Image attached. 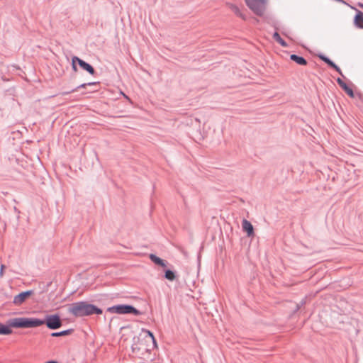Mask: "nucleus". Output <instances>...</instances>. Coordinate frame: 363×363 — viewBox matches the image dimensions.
I'll return each instance as SVG.
<instances>
[{"label":"nucleus","mask_w":363,"mask_h":363,"mask_svg":"<svg viewBox=\"0 0 363 363\" xmlns=\"http://www.w3.org/2000/svg\"><path fill=\"white\" fill-rule=\"evenodd\" d=\"M69 312L75 317L89 316L94 314L101 315V308L86 301H78L70 305Z\"/></svg>","instance_id":"1"},{"label":"nucleus","mask_w":363,"mask_h":363,"mask_svg":"<svg viewBox=\"0 0 363 363\" xmlns=\"http://www.w3.org/2000/svg\"><path fill=\"white\" fill-rule=\"evenodd\" d=\"M39 318H15L9 319V325L11 328H31L40 326Z\"/></svg>","instance_id":"2"},{"label":"nucleus","mask_w":363,"mask_h":363,"mask_svg":"<svg viewBox=\"0 0 363 363\" xmlns=\"http://www.w3.org/2000/svg\"><path fill=\"white\" fill-rule=\"evenodd\" d=\"M107 311L111 313L117 314H134L135 315H140L142 313L135 308L132 305L128 304H118L115 305L107 308Z\"/></svg>","instance_id":"3"},{"label":"nucleus","mask_w":363,"mask_h":363,"mask_svg":"<svg viewBox=\"0 0 363 363\" xmlns=\"http://www.w3.org/2000/svg\"><path fill=\"white\" fill-rule=\"evenodd\" d=\"M40 321L42 322L40 325L45 324L50 330H57L62 325L61 318L57 313L47 315L44 319H40Z\"/></svg>","instance_id":"4"},{"label":"nucleus","mask_w":363,"mask_h":363,"mask_svg":"<svg viewBox=\"0 0 363 363\" xmlns=\"http://www.w3.org/2000/svg\"><path fill=\"white\" fill-rule=\"evenodd\" d=\"M245 2L255 14L263 15L267 0H245Z\"/></svg>","instance_id":"5"},{"label":"nucleus","mask_w":363,"mask_h":363,"mask_svg":"<svg viewBox=\"0 0 363 363\" xmlns=\"http://www.w3.org/2000/svg\"><path fill=\"white\" fill-rule=\"evenodd\" d=\"M33 294V290L22 291L14 296L13 303L16 306L21 305Z\"/></svg>","instance_id":"6"},{"label":"nucleus","mask_w":363,"mask_h":363,"mask_svg":"<svg viewBox=\"0 0 363 363\" xmlns=\"http://www.w3.org/2000/svg\"><path fill=\"white\" fill-rule=\"evenodd\" d=\"M74 62H77L79 66L84 70L87 71L91 74H94L95 71L94 69L88 63L79 59L77 57H74Z\"/></svg>","instance_id":"7"},{"label":"nucleus","mask_w":363,"mask_h":363,"mask_svg":"<svg viewBox=\"0 0 363 363\" xmlns=\"http://www.w3.org/2000/svg\"><path fill=\"white\" fill-rule=\"evenodd\" d=\"M337 82L340 85V86L347 93L348 96H350L352 98H354V94L352 89L350 86H349L345 82H343V80H342L340 78L337 79Z\"/></svg>","instance_id":"8"},{"label":"nucleus","mask_w":363,"mask_h":363,"mask_svg":"<svg viewBox=\"0 0 363 363\" xmlns=\"http://www.w3.org/2000/svg\"><path fill=\"white\" fill-rule=\"evenodd\" d=\"M149 257H150V260L152 262H154L155 264H157L158 266H160V267H167V262L164 261V259L160 258L159 257H157L155 254H150L149 255Z\"/></svg>","instance_id":"9"},{"label":"nucleus","mask_w":363,"mask_h":363,"mask_svg":"<svg viewBox=\"0 0 363 363\" xmlns=\"http://www.w3.org/2000/svg\"><path fill=\"white\" fill-rule=\"evenodd\" d=\"M12 333V330L9 325V320H7L6 325L0 323V335H7Z\"/></svg>","instance_id":"10"},{"label":"nucleus","mask_w":363,"mask_h":363,"mask_svg":"<svg viewBox=\"0 0 363 363\" xmlns=\"http://www.w3.org/2000/svg\"><path fill=\"white\" fill-rule=\"evenodd\" d=\"M320 58L326 62L330 67L334 68L340 74L342 75V71L333 62L325 56H320Z\"/></svg>","instance_id":"11"},{"label":"nucleus","mask_w":363,"mask_h":363,"mask_svg":"<svg viewBox=\"0 0 363 363\" xmlns=\"http://www.w3.org/2000/svg\"><path fill=\"white\" fill-rule=\"evenodd\" d=\"M354 24L359 28H363V13L358 11L354 17Z\"/></svg>","instance_id":"12"},{"label":"nucleus","mask_w":363,"mask_h":363,"mask_svg":"<svg viewBox=\"0 0 363 363\" xmlns=\"http://www.w3.org/2000/svg\"><path fill=\"white\" fill-rule=\"evenodd\" d=\"M290 58L291 60L294 61L295 62H296L297 64H298L300 65H307L306 60L303 57L298 56L296 55H291L290 56Z\"/></svg>","instance_id":"13"},{"label":"nucleus","mask_w":363,"mask_h":363,"mask_svg":"<svg viewBox=\"0 0 363 363\" xmlns=\"http://www.w3.org/2000/svg\"><path fill=\"white\" fill-rule=\"evenodd\" d=\"M73 332V329H67L65 330H62L60 332H54L50 334L52 337H60V336H66L70 335Z\"/></svg>","instance_id":"14"},{"label":"nucleus","mask_w":363,"mask_h":363,"mask_svg":"<svg viewBox=\"0 0 363 363\" xmlns=\"http://www.w3.org/2000/svg\"><path fill=\"white\" fill-rule=\"evenodd\" d=\"M164 278L169 281H173L176 278L175 272L171 269H166L164 271Z\"/></svg>","instance_id":"15"},{"label":"nucleus","mask_w":363,"mask_h":363,"mask_svg":"<svg viewBox=\"0 0 363 363\" xmlns=\"http://www.w3.org/2000/svg\"><path fill=\"white\" fill-rule=\"evenodd\" d=\"M274 39L278 42L280 45H281L283 47H286L287 44L280 37L278 33H274L273 35Z\"/></svg>","instance_id":"16"},{"label":"nucleus","mask_w":363,"mask_h":363,"mask_svg":"<svg viewBox=\"0 0 363 363\" xmlns=\"http://www.w3.org/2000/svg\"><path fill=\"white\" fill-rule=\"evenodd\" d=\"M245 232H246L247 235L248 237H251L254 235V230L255 228H242Z\"/></svg>","instance_id":"17"},{"label":"nucleus","mask_w":363,"mask_h":363,"mask_svg":"<svg viewBox=\"0 0 363 363\" xmlns=\"http://www.w3.org/2000/svg\"><path fill=\"white\" fill-rule=\"evenodd\" d=\"M146 333H147L148 336L152 339L153 343L155 345H156V340H155L153 333L152 332H150V330H146Z\"/></svg>","instance_id":"18"},{"label":"nucleus","mask_w":363,"mask_h":363,"mask_svg":"<svg viewBox=\"0 0 363 363\" xmlns=\"http://www.w3.org/2000/svg\"><path fill=\"white\" fill-rule=\"evenodd\" d=\"M242 227H252V225L247 220H243V221H242Z\"/></svg>","instance_id":"19"},{"label":"nucleus","mask_w":363,"mask_h":363,"mask_svg":"<svg viewBox=\"0 0 363 363\" xmlns=\"http://www.w3.org/2000/svg\"><path fill=\"white\" fill-rule=\"evenodd\" d=\"M96 83H94V82H93V83H88V84H82L79 86H78L77 89H79V88H85L87 85H94Z\"/></svg>","instance_id":"20"},{"label":"nucleus","mask_w":363,"mask_h":363,"mask_svg":"<svg viewBox=\"0 0 363 363\" xmlns=\"http://www.w3.org/2000/svg\"><path fill=\"white\" fill-rule=\"evenodd\" d=\"M72 69L74 72H77V66H76L77 62H74V57H72Z\"/></svg>","instance_id":"21"},{"label":"nucleus","mask_w":363,"mask_h":363,"mask_svg":"<svg viewBox=\"0 0 363 363\" xmlns=\"http://www.w3.org/2000/svg\"><path fill=\"white\" fill-rule=\"evenodd\" d=\"M4 265H1V269H0V276L2 277L3 276V273H4Z\"/></svg>","instance_id":"22"},{"label":"nucleus","mask_w":363,"mask_h":363,"mask_svg":"<svg viewBox=\"0 0 363 363\" xmlns=\"http://www.w3.org/2000/svg\"><path fill=\"white\" fill-rule=\"evenodd\" d=\"M358 5H359V6H360L361 8L363 9V4L359 3Z\"/></svg>","instance_id":"23"}]
</instances>
